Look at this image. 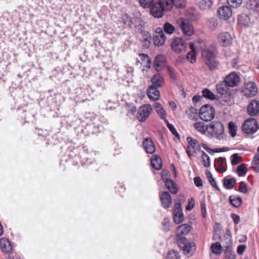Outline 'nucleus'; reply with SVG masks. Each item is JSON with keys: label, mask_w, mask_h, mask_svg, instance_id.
Here are the masks:
<instances>
[{"label": "nucleus", "mask_w": 259, "mask_h": 259, "mask_svg": "<svg viewBox=\"0 0 259 259\" xmlns=\"http://www.w3.org/2000/svg\"><path fill=\"white\" fill-rule=\"evenodd\" d=\"M201 56L203 60L209 69L214 70L219 66V63L216 60L213 48H205L202 49Z\"/></svg>", "instance_id": "nucleus-1"}, {"label": "nucleus", "mask_w": 259, "mask_h": 259, "mask_svg": "<svg viewBox=\"0 0 259 259\" xmlns=\"http://www.w3.org/2000/svg\"><path fill=\"white\" fill-rule=\"evenodd\" d=\"M214 114V109L210 105L205 104L199 110V117L203 121H210L213 118Z\"/></svg>", "instance_id": "nucleus-2"}, {"label": "nucleus", "mask_w": 259, "mask_h": 259, "mask_svg": "<svg viewBox=\"0 0 259 259\" xmlns=\"http://www.w3.org/2000/svg\"><path fill=\"white\" fill-rule=\"evenodd\" d=\"M258 128L257 122L253 118L246 119L242 125V131L247 134H254Z\"/></svg>", "instance_id": "nucleus-3"}, {"label": "nucleus", "mask_w": 259, "mask_h": 259, "mask_svg": "<svg viewBox=\"0 0 259 259\" xmlns=\"http://www.w3.org/2000/svg\"><path fill=\"white\" fill-rule=\"evenodd\" d=\"M177 24L184 35L190 36L194 33L193 26L188 20L180 18L178 19Z\"/></svg>", "instance_id": "nucleus-4"}, {"label": "nucleus", "mask_w": 259, "mask_h": 259, "mask_svg": "<svg viewBox=\"0 0 259 259\" xmlns=\"http://www.w3.org/2000/svg\"><path fill=\"white\" fill-rule=\"evenodd\" d=\"M208 132L218 139H221L224 132V127L221 122L213 121L208 125Z\"/></svg>", "instance_id": "nucleus-5"}, {"label": "nucleus", "mask_w": 259, "mask_h": 259, "mask_svg": "<svg viewBox=\"0 0 259 259\" xmlns=\"http://www.w3.org/2000/svg\"><path fill=\"white\" fill-rule=\"evenodd\" d=\"M171 49L176 53H181L186 51L187 43L182 37H176L171 42Z\"/></svg>", "instance_id": "nucleus-6"}, {"label": "nucleus", "mask_w": 259, "mask_h": 259, "mask_svg": "<svg viewBox=\"0 0 259 259\" xmlns=\"http://www.w3.org/2000/svg\"><path fill=\"white\" fill-rule=\"evenodd\" d=\"M152 111V108L150 104H145L138 110L137 118L141 122L145 121L150 116Z\"/></svg>", "instance_id": "nucleus-7"}, {"label": "nucleus", "mask_w": 259, "mask_h": 259, "mask_svg": "<svg viewBox=\"0 0 259 259\" xmlns=\"http://www.w3.org/2000/svg\"><path fill=\"white\" fill-rule=\"evenodd\" d=\"M166 36L161 28H156L155 30V34L153 38L154 44L158 47L162 46L165 42Z\"/></svg>", "instance_id": "nucleus-8"}, {"label": "nucleus", "mask_w": 259, "mask_h": 259, "mask_svg": "<svg viewBox=\"0 0 259 259\" xmlns=\"http://www.w3.org/2000/svg\"><path fill=\"white\" fill-rule=\"evenodd\" d=\"M224 81L229 87L233 88L238 85L240 77L236 72H232L226 76Z\"/></svg>", "instance_id": "nucleus-9"}, {"label": "nucleus", "mask_w": 259, "mask_h": 259, "mask_svg": "<svg viewBox=\"0 0 259 259\" xmlns=\"http://www.w3.org/2000/svg\"><path fill=\"white\" fill-rule=\"evenodd\" d=\"M257 92V88L253 82L250 81L248 82L245 88L243 90L244 95L248 98L254 97Z\"/></svg>", "instance_id": "nucleus-10"}, {"label": "nucleus", "mask_w": 259, "mask_h": 259, "mask_svg": "<svg viewBox=\"0 0 259 259\" xmlns=\"http://www.w3.org/2000/svg\"><path fill=\"white\" fill-rule=\"evenodd\" d=\"M165 11V10L158 2L154 3L150 8L151 14L155 18H161Z\"/></svg>", "instance_id": "nucleus-11"}, {"label": "nucleus", "mask_w": 259, "mask_h": 259, "mask_svg": "<svg viewBox=\"0 0 259 259\" xmlns=\"http://www.w3.org/2000/svg\"><path fill=\"white\" fill-rule=\"evenodd\" d=\"M219 43L223 47L229 46L232 41V38L230 33L223 32L219 34L218 37Z\"/></svg>", "instance_id": "nucleus-12"}, {"label": "nucleus", "mask_w": 259, "mask_h": 259, "mask_svg": "<svg viewBox=\"0 0 259 259\" xmlns=\"http://www.w3.org/2000/svg\"><path fill=\"white\" fill-rule=\"evenodd\" d=\"M177 243L180 248L186 253H189L192 249V246L189 241L184 237H179Z\"/></svg>", "instance_id": "nucleus-13"}, {"label": "nucleus", "mask_w": 259, "mask_h": 259, "mask_svg": "<svg viewBox=\"0 0 259 259\" xmlns=\"http://www.w3.org/2000/svg\"><path fill=\"white\" fill-rule=\"evenodd\" d=\"M217 13L221 19L227 20L232 16V11L230 6H222L218 9Z\"/></svg>", "instance_id": "nucleus-14"}, {"label": "nucleus", "mask_w": 259, "mask_h": 259, "mask_svg": "<svg viewBox=\"0 0 259 259\" xmlns=\"http://www.w3.org/2000/svg\"><path fill=\"white\" fill-rule=\"evenodd\" d=\"M247 112L251 116H254L259 113V101L254 100L247 106Z\"/></svg>", "instance_id": "nucleus-15"}, {"label": "nucleus", "mask_w": 259, "mask_h": 259, "mask_svg": "<svg viewBox=\"0 0 259 259\" xmlns=\"http://www.w3.org/2000/svg\"><path fill=\"white\" fill-rule=\"evenodd\" d=\"M160 199L164 208H168L171 205L172 199L168 192L164 191L160 194Z\"/></svg>", "instance_id": "nucleus-16"}, {"label": "nucleus", "mask_w": 259, "mask_h": 259, "mask_svg": "<svg viewBox=\"0 0 259 259\" xmlns=\"http://www.w3.org/2000/svg\"><path fill=\"white\" fill-rule=\"evenodd\" d=\"M0 248L6 254H9L12 250V247L10 241L6 238L0 239Z\"/></svg>", "instance_id": "nucleus-17"}, {"label": "nucleus", "mask_w": 259, "mask_h": 259, "mask_svg": "<svg viewBox=\"0 0 259 259\" xmlns=\"http://www.w3.org/2000/svg\"><path fill=\"white\" fill-rule=\"evenodd\" d=\"M143 146L146 152L149 154H153L155 151V147L152 140L146 138L143 142Z\"/></svg>", "instance_id": "nucleus-18"}, {"label": "nucleus", "mask_w": 259, "mask_h": 259, "mask_svg": "<svg viewBox=\"0 0 259 259\" xmlns=\"http://www.w3.org/2000/svg\"><path fill=\"white\" fill-rule=\"evenodd\" d=\"M157 88L153 85H151L147 91L149 98L153 101L158 100L160 97V92Z\"/></svg>", "instance_id": "nucleus-19"}, {"label": "nucleus", "mask_w": 259, "mask_h": 259, "mask_svg": "<svg viewBox=\"0 0 259 259\" xmlns=\"http://www.w3.org/2000/svg\"><path fill=\"white\" fill-rule=\"evenodd\" d=\"M165 57L163 55H158L155 57L153 65L157 71H159L165 65Z\"/></svg>", "instance_id": "nucleus-20"}, {"label": "nucleus", "mask_w": 259, "mask_h": 259, "mask_svg": "<svg viewBox=\"0 0 259 259\" xmlns=\"http://www.w3.org/2000/svg\"><path fill=\"white\" fill-rule=\"evenodd\" d=\"M191 227L186 224L180 225L177 229V236L179 237L182 235H187L190 231Z\"/></svg>", "instance_id": "nucleus-21"}, {"label": "nucleus", "mask_w": 259, "mask_h": 259, "mask_svg": "<svg viewBox=\"0 0 259 259\" xmlns=\"http://www.w3.org/2000/svg\"><path fill=\"white\" fill-rule=\"evenodd\" d=\"M165 186L172 194H176L178 192L176 184L170 179H166L165 181Z\"/></svg>", "instance_id": "nucleus-22"}, {"label": "nucleus", "mask_w": 259, "mask_h": 259, "mask_svg": "<svg viewBox=\"0 0 259 259\" xmlns=\"http://www.w3.org/2000/svg\"><path fill=\"white\" fill-rule=\"evenodd\" d=\"M189 45L191 51L187 54V59L191 63H194L196 60V51L193 43L189 42Z\"/></svg>", "instance_id": "nucleus-23"}, {"label": "nucleus", "mask_w": 259, "mask_h": 259, "mask_svg": "<svg viewBox=\"0 0 259 259\" xmlns=\"http://www.w3.org/2000/svg\"><path fill=\"white\" fill-rule=\"evenodd\" d=\"M154 107L159 117L165 121V119H166V112L162 105L158 102H156L154 105Z\"/></svg>", "instance_id": "nucleus-24"}, {"label": "nucleus", "mask_w": 259, "mask_h": 259, "mask_svg": "<svg viewBox=\"0 0 259 259\" xmlns=\"http://www.w3.org/2000/svg\"><path fill=\"white\" fill-rule=\"evenodd\" d=\"M151 82L154 87L158 88L163 84V78L160 74L154 75L151 78Z\"/></svg>", "instance_id": "nucleus-25"}, {"label": "nucleus", "mask_w": 259, "mask_h": 259, "mask_svg": "<svg viewBox=\"0 0 259 259\" xmlns=\"http://www.w3.org/2000/svg\"><path fill=\"white\" fill-rule=\"evenodd\" d=\"M199 8L203 10H209L212 5V0H196Z\"/></svg>", "instance_id": "nucleus-26"}, {"label": "nucleus", "mask_w": 259, "mask_h": 259, "mask_svg": "<svg viewBox=\"0 0 259 259\" xmlns=\"http://www.w3.org/2000/svg\"><path fill=\"white\" fill-rule=\"evenodd\" d=\"M151 165L154 168L159 170L162 167V160L158 155H154L151 159Z\"/></svg>", "instance_id": "nucleus-27"}, {"label": "nucleus", "mask_w": 259, "mask_h": 259, "mask_svg": "<svg viewBox=\"0 0 259 259\" xmlns=\"http://www.w3.org/2000/svg\"><path fill=\"white\" fill-rule=\"evenodd\" d=\"M188 18L192 21H197L200 18L198 11L194 8L188 9L187 12Z\"/></svg>", "instance_id": "nucleus-28"}, {"label": "nucleus", "mask_w": 259, "mask_h": 259, "mask_svg": "<svg viewBox=\"0 0 259 259\" xmlns=\"http://www.w3.org/2000/svg\"><path fill=\"white\" fill-rule=\"evenodd\" d=\"M219 100L220 103L224 105H230L233 103L231 94L228 93L221 95Z\"/></svg>", "instance_id": "nucleus-29"}, {"label": "nucleus", "mask_w": 259, "mask_h": 259, "mask_svg": "<svg viewBox=\"0 0 259 259\" xmlns=\"http://www.w3.org/2000/svg\"><path fill=\"white\" fill-rule=\"evenodd\" d=\"M228 86L225 81L219 82L216 85V90L218 93L221 95L226 94L228 91Z\"/></svg>", "instance_id": "nucleus-30"}, {"label": "nucleus", "mask_w": 259, "mask_h": 259, "mask_svg": "<svg viewBox=\"0 0 259 259\" xmlns=\"http://www.w3.org/2000/svg\"><path fill=\"white\" fill-rule=\"evenodd\" d=\"M158 3L165 11H170L174 6L172 0H158Z\"/></svg>", "instance_id": "nucleus-31"}, {"label": "nucleus", "mask_w": 259, "mask_h": 259, "mask_svg": "<svg viewBox=\"0 0 259 259\" xmlns=\"http://www.w3.org/2000/svg\"><path fill=\"white\" fill-rule=\"evenodd\" d=\"M236 183V180L234 178H225L223 181L224 187L227 189H231L233 188Z\"/></svg>", "instance_id": "nucleus-32"}, {"label": "nucleus", "mask_w": 259, "mask_h": 259, "mask_svg": "<svg viewBox=\"0 0 259 259\" xmlns=\"http://www.w3.org/2000/svg\"><path fill=\"white\" fill-rule=\"evenodd\" d=\"M238 21L242 25L248 26L250 23V18L246 14L243 13L238 16Z\"/></svg>", "instance_id": "nucleus-33"}, {"label": "nucleus", "mask_w": 259, "mask_h": 259, "mask_svg": "<svg viewBox=\"0 0 259 259\" xmlns=\"http://www.w3.org/2000/svg\"><path fill=\"white\" fill-rule=\"evenodd\" d=\"M139 57L142 61L141 64L147 68H149L150 67L151 62L149 56L145 54H140L139 55Z\"/></svg>", "instance_id": "nucleus-34"}, {"label": "nucleus", "mask_w": 259, "mask_h": 259, "mask_svg": "<svg viewBox=\"0 0 259 259\" xmlns=\"http://www.w3.org/2000/svg\"><path fill=\"white\" fill-rule=\"evenodd\" d=\"M194 128L198 132L204 134L206 131H208V125H205L203 122H197L194 124Z\"/></svg>", "instance_id": "nucleus-35"}, {"label": "nucleus", "mask_w": 259, "mask_h": 259, "mask_svg": "<svg viewBox=\"0 0 259 259\" xmlns=\"http://www.w3.org/2000/svg\"><path fill=\"white\" fill-rule=\"evenodd\" d=\"M142 40L143 41V45L145 47L149 46L151 41V34L147 31L142 32Z\"/></svg>", "instance_id": "nucleus-36"}, {"label": "nucleus", "mask_w": 259, "mask_h": 259, "mask_svg": "<svg viewBox=\"0 0 259 259\" xmlns=\"http://www.w3.org/2000/svg\"><path fill=\"white\" fill-rule=\"evenodd\" d=\"M208 27L211 30H215L218 27V21L215 18H209L207 21Z\"/></svg>", "instance_id": "nucleus-37"}, {"label": "nucleus", "mask_w": 259, "mask_h": 259, "mask_svg": "<svg viewBox=\"0 0 259 259\" xmlns=\"http://www.w3.org/2000/svg\"><path fill=\"white\" fill-rule=\"evenodd\" d=\"M248 9L253 11H257L259 9V1L258 0H248L246 4Z\"/></svg>", "instance_id": "nucleus-38"}, {"label": "nucleus", "mask_w": 259, "mask_h": 259, "mask_svg": "<svg viewBox=\"0 0 259 259\" xmlns=\"http://www.w3.org/2000/svg\"><path fill=\"white\" fill-rule=\"evenodd\" d=\"M251 167L255 172H259V154H255L252 161Z\"/></svg>", "instance_id": "nucleus-39"}, {"label": "nucleus", "mask_w": 259, "mask_h": 259, "mask_svg": "<svg viewBox=\"0 0 259 259\" xmlns=\"http://www.w3.org/2000/svg\"><path fill=\"white\" fill-rule=\"evenodd\" d=\"M229 200L231 204L235 207L240 206L242 203V199L239 197H236L233 196H230L229 197Z\"/></svg>", "instance_id": "nucleus-40"}, {"label": "nucleus", "mask_w": 259, "mask_h": 259, "mask_svg": "<svg viewBox=\"0 0 259 259\" xmlns=\"http://www.w3.org/2000/svg\"><path fill=\"white\" fill-rule=\"evenodd\" d=\"M211 250L213 253L219 254L222 252V247L219 242H215L211 244Z\"/></svg>", "instance_id": "nucleus-41"}, {"label": "nucleus", "mask_w": 259, "mask_h": 259, "mask_svg": "<svg viewBox=\"0 0 259 259\" xmlns=\"http://www.w3.org/2000/svg\"><path fill=\"white\" fill-rule=\"evenodd\" d=\"M201 159L203 165L205 167H208L210 165V159L209 156L204 151L202 152Z\"/></svg>", "instance_id": "nucleus-42"}, {"label": "nucleus", "mask_w": 259, "mask_h": 259, "mask_svg": "<svg viewBox=\"0 0 259 259\" xmlns=\"http://www.w3.org/2000/svg\"><path fill=\"white\" fill-rule=\"evenodd\" d=\"M174 220L177 224L182 223L184 220V214L182 211L174 212Z\"/></svg>", "instance_id": "nucleus-43"}, {"label": "nucleus", "mask_w": 259, "mask_h": 259, "mask_svg": "<svg viewBox=\"0 0 259 259\" xmlns=\"http://www.w3.org/2000/svg\"><path fill=\"white\" fill-rule=\"evenodd\" d=\"M163 30L166 33L171 34L175 31V27L170 23L166 22L164 24Z\"/></svg>", "instance_id": "nucleus-44"}, {"label": "nucleus", "mask_w": 259, "mask_h": 259, "mask_svg": "<svg viewBox=\"0 0 259 259\" xmlns=\"http://www.w3.org/2000/svg\"><path fill=\"white\" fill-rule=\"evenodd\" d=\"M206 174L207 179L208 180L209 183L210 184V185L212 187L215 188L216 189L220 190V189L218 187V186L215 182V181L214 179V178H213L212 175L211 174V172L210 171H209L208 170H207L206 172Z\"/></svg>", "instance_id": "nucleus-45"}, {"label": "nucleus", "mask_w": 259, "mask_h": 259, "mask_svg": "<svg viewBox=\"0 0 259 259\" xmlns=\"http://www.w3.org/2000/svg\"><path fill=\"white\" fill-rule=\"evenodd\" d=\"M202 96L205 98L214 100L215 99V95L209 90L207 89H204L202 92Z\"/></svg>", "instance_id": "nucleus-46"}, {"label": "nucleus", "mask_w": 259, "mask_h": 259, "mask_svg": "<svg viewBox=\"0 0 259 259\" xmlns=\"http://www.w3.org/2000/svg\"><path fill=\"white\" fill-rule=\"evenodd\" d=\"M238 175L240 177L244 176L247 172V168L245 164H241L237 169Z\"/></svg>", "instance_id": "nucleus-47"}, {"label": "nucleus", "mask_w": 259, "mask_h": 259, "mask_svg": "<svg viewBox=\"0 0 259 259\" xmlns=\"http://www.w3.org/2000/svg\"><path fill=\"white\" fill-rule=\"evenodd\" d=\"M187 141L189 144V146L191 147L193 149H196L197 146H198V148L200 147L198 145V141L191 137H188L187 138Z\"/></svg>", "instance_id": "nucleus-48"}, {"label": "nucleus", "mask_w": 259, "mask_h": 259, "mask_svg": "<svg viewBox=\"0 0 259 259\" xmlns=\"http://www.w3.org/2000/svg\"><path fill=\"white\" fill-rule=\"evenodd\" d=\"M122 21L124 24L127 27H131L133 24V21L131 17L125 14L122 16Z\"/></svg>", "instance_id": "nucleus-49"}, {"label": "nucleus", "mask_w": 259, "mask_h": 259, "mask_svg": "<svg viewBox=\"0 0 259 259\" xmlns=\"http://www.w3.org/2000/svg\"><path fill=\"white\" fill-rule=\"evenodd\" d=\"M174 6L178 9L184 8L186 6V0H172Z\"/></svg>", "instance_id": "nucleus-50"}, {"label": "nucleus", "mask_w": 259, "mask_h": 259, "mask_svg": "<svg viewBox=\"0 0 259 259\" xmlns=\"http://www.w3.org/2000/svg\"><path fill=\"white\" fill-rule=\"evenodd\" d=\"M165 122L166 123L167 127L170 131L172 134L177 138L180 139V135L178 133L176 129L173 126V125L169 123L167 119H165Z\"/></svg>", "instance_id": "nucleus-51"}, {"label": "nucleus", "mask_w": 259, "mask_h": 259, "mask_svg": "<svg viewBox=\"0 0 259 259\" xmlns=\"http://www.w3.org/2000/svg\"><path fill=\"white\" fill-rule=\"evenodd\" d=\"M223 259H236V255L234 252L230 251L228 247L225 252V255Z\"/></svg>", "instance_id": "nucleus-52"}, {"label": "nucleus", "mask_w": 259, "mask_h": 259, "mask_svg": "<svg viewBox=\"0 0 259 259\" xmlns=\"http://www.w3.org/2000/svg\"><path fill=\"white\" fill-rule=\"evenodd\" d=\"M232 159L231 160L232 164L233 165H236L240 163L242 161V158L239 155L238 153H234L232 156Z\"/></svg>", "instance_id": "nucleus-53"}, {"label": "nucleus", "mask_w": 259, "mask_h": 259, "mask_svg": "<svg viewBox=\"0 0 259 259\" xmlns=\"http://www.w3.org/2000/svg\"><path fill=\"white\" fill-rule=\"evenodd\" d=\"M229 130L230 135L232 137H234L236 135L237 127L234 123L230 122L229 123Z\"/></svg>", "instance_id": "nucleus-54"}, {"label": "nucleus", "mask_w": 259, "mask_h": 259, "mask_svg": "<svg viewBox=\"0 0 259 259\" xmlns=\"http://www.w3.org/2000/svg\"><path fill=\"white\" fill-rule=\"evenodd\" d=\"M227 3L230 7L238 8L242 3V0H227Z\"/></svg>", "instance_id": "nucleus-55"}, {"label": "nucleus", "mask_w": 259, "mask_h": 259, "mask_svg": "<svg viewBox=\"0 0 259 259\" xmlns=\"http://www.w3.org/2000/svg\"><path fill=\"white\" fill-rule=\"evenodd\" d=\"M139 1L143 8H147L151 6L154 0H139Z\"/></svg>", "instance_id": "nucleus-56"}, {"label": "nucleus", "mask_w": 259, "mask_h": 259, "mask_svg": "<svg viewBox=\"0 0 259 259\" xmlns=\"http://www.w3.org/2000/svg\"><path fill=\"white\" fill-rule=\"evenodd\" d=\"M166 259H180V256L177 251L171 250L167 253Z\"/></svg>", "instance_id": "nucleus-57"}, {"label": "nucleus", "mask_w": 259, "mask_h": 259, "mask_svg": "<svg viewBox=\"0 0 259 259\" xmlns=\"http://www.w3.org/2000/svg\"><path fill=\"white\" fill-rule=\"evenodd\" d=\"M163 230L165 231H168L170 229V224L169 220L168 218H164L162 222Z\"/></svg>", "instance_id": "nucleus-58"}, {"label": "nucleus", "mask_w": 259, "mask_h": 259, "mask_svg": "<svg viewBox=\"0 0 259 259\" xmlns=\"http://www.w3.org/2000/svg\"><path fill=\"white\" fill-rule=\"evenodd\" d=\"M201 211L202 217L203 218H206V215H207V212H206V204L205 203V200L201 201Z\"/></svg>", "instance_id": "nucleus-59"}, {"label": "nucleus", "mask_w": 259, "mask_h": 259, "mask_svg": "<svg viewBox=\"0 0 259 259\" xmlns=\"http://www.w3.org/2000/svg\"><path fill=\"white\" fill-rule=\"evenodd\" d=\"M85 153H83L81 156V162H82V164H84L85 165L90 164L92 163V160L91 158H89V157L85 156Z\"/></svg>", "instance_id": "nucleus-60"}, {"label": "nucleus", "mask_w": 259, "mask_h": 259, "mask_svg": "<svg viewBox=\"0 0 259 259\" xmlns=\"http://www.w3.org/2000/svg\"><path fill=\"white\" fill-rule=\"evenodd\" d=\"M239 191L244 194H246L247 191V185L244 182H241L239 185Z\"/></svg>", "instance_id": "nucleus-61"}, {"label": "nucleus", "mask_w": 259, "mask_h": 259, "mask_svg": "<svg viewBox=\"0 0 259 259\" xmlns=\"http://www.w3.org/2000/svg\"><path fill=\"white\" fill-rule=\"evenodd\" d=\"M194 205V199L193 198H191L188 200V204L186 206V209L188 210H192Z\"/></svg>", "instance_id": "nucleus-62"}, {"label": "nucleus", "mask_w": 259, "mask_h": 259, "mask_svg": "<svg viewBox=\"0 0 259 259\" xmlns=\"http://www.w3.org/2000/svg\"><path fill=\"white\" fill-rule=\"evenodd\" d=\"M194 184L197 187H200L202 186V181L200 177H196L194 179Z\"/></svg>", "instance_id": "nucleus-63"}, {"label": "nucleus", "mask_w": 259, "mask_h": 259, "mask_svg": "<svg viewBox=\"0 0 259 259\" xmlns=\"http://www.w3.org/2000/svg\"><path fill=\"white\" fill-rule=\"evenodd\" d=\"M246 248L245 245H240L238 246L237 251L239 254H242Z\"/></svg>", "instance_id": "nucleus-64"}]
</instances>
